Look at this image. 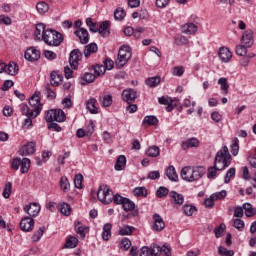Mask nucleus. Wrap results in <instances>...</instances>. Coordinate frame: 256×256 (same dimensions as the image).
Instances as JSON below:
<instances>
[{"label": "nucleus", "mask_w": 256, "mask_h": 256, "mask_svg": "<svg viewBox=\"0 0 256 256\" xmlns=\"http://www.w3.org/2000/svg\"><path fill=\"white\" fill-rule=\"evenodd\" d=\"M134 229L133 226H123L119 229V235H132Z\"/></svg>", "instance_id": "864d4df0"}, {"label": "nucleus", "mask_w": 256, "mask_h": 256, "mask_svg": "<svg viewBox=\"0 0 256 256\" xmlns=\"http://www.w3.org/2000/svg\"><path fill=\"white\" fill-rule=\"evenodd\" d=\"M45 233V227H40L38 231H36L32 236V241L34 243H37L43 237V234Z\"/></svg>", "instance_id": "603ef678"}, {"label": "nucleus", "mask_w": 256, "mask_h": 256, "mask_svg": "<svg viewBox=\"0 0 256 256\" xmlns=\"http://www.w3.org/2000/svg\"><path fill=\"white\" fill-rule=\"evenodd\" d=\"M125 165H127V158L125 155H120L117 158L116 164H115V170L116 171H123L125 169Z\"/></svg>", "instance_id": "c756f323"}, {"label": "nucleus", "mask_w": 256, "mask_h": 256, "mask_svg": "<svg viewBox=\"0 0 256 256\" xmlns=\"http://www.w3.org/2000/svg\"><path fill=\"white\" fill-rule=\"evenodd\" d=\"M24 211L30 217H37V215H39V212L41 211V206L38 203L33 202L24 206Z\"/></svg>", "instance_id": "f8f14e48"}, {"label": "nucleus", "mask_w": 256, "mask_h": 256, "mask_svg": "<svg viewBox=\"0 0 256 256\" xmlns=\"http://www.w3.org/2000/svg\"><path fill=\"white\" fill-rule=\"evenodd\" d=\"M109 21H104L100 23L98 27V32L101 34L102 37H109L111 32L109 31Z\"/></svg>", "instance_id": "a878e982"}, {"label": "nucleus", "mask_w": 256, "mask_h": 256, "mask_svg": "<svg viewBox=\"0 0 256 256\" xmlns=\"http://www.w3.org/2000/svg\"><path fill=\"white\" fill-rule=\"evenodd\" d=\"M214 165L218 167V171H223L231 165V154H229V148L223 146V148L216 153L214 158Z\"/></svg>", "instance_id": "20e7f679"}, {"label": "nucleus", "mask_w": 256, "mask_h": 256, "mask_svg": "<svg viewBox=\"0 0 256 256\" xmlns=\"http://www.w3.org/2000/svg\"><path fill=\"white\" fill-rule=\"evenodd\" d=\"M189 44V39L187 37L178 35L175 37V45H178L179 47L183 45H188Z\"/></svg>", "instance_id": "09e8293b"}, {"label": "nucleus", "mask_w": 256, "mask_h": 256, "mask_svg": "<svg viewBox=\"0 0 256 256\" xmlns=\"http://www.w3.org/2000/svg\"><path fill=\"white\" fill-rule=\"evenodd\" d=\"M231 153L232 155H234V157H237V155H239V139L238 138H234L232 140Z\"/></svg>", "instance_id": "a18cd8bd"}, {"label": "nucleus", "mask_w": 256, "mask_h": 256, "mask_svg": "<svg viewBox=\"0 0 256 256\" xmlns=\"http://www.w3.org/2000/svg\"><path fill=\"white\" fill-rule=\"evenodd\" d=\"M242 45H245V47H253V44L255 43V39L253 38V30H246L241 38Z\"/></svg>", "instance_id": "ddd939ff"}, {"label": "nucleus", "mask_w": 256, "mask_h": 256, "mask_svg": "<svg viewBox=\"0 0 256 256\" xmlns=\"http://www.w3.org/2000/svg\"><path fill=\"white\" fill-rule=\"evenodd\" d=\"M96 78H97V76H95V74L90 73V72H86L82 76V80H83L82 85H86L87 83H93Z\"/></svg>", "instance_id": "58836bf2"}, {"label": "nucleus", "mask_w": 256, "mask_h": 256, "mask_svg": "<svg viewBox=\"0 0 256 256\" xmlns=\"http://www.w3.org/2000/svg\"><path fill=\"white\" fill-rule=\"evenodd\" d=\"M233 227L237 229L238 231H243L245 229V222L241 220L240 218L233 219Z\"/></svg>", "instance_id": "8fccbe9b"}, {"label": "nucleus", "mask_w": 256, "mask_h": 256, "mask_svg": "<svg viewBox=\"0 0 256 256\" xmlns=\"http://www.w3.org/2000/svg\"><path fill=\"white\" fill-rule=\"evenodd\" d=\"M140 256H171V248L167 246H159L157 244L143 246L141 248Z\"/></svg>", "instance_id": "7ed1b4c3"}, {"label": "nucleus", "mask_w": 256, "mask_h": 256, "mask_svg": "<svg viewBox=\"0 0 256 256\" xmlns=\"http://www.w3.org/2000/svg\"><path fill=\"white\" fill-rule=\"evenodd\" d=\"M227 197V191L222 190L220 192H216L214 194H212V199H225Z\"/></svg>", "instance_id": "774afa93"}, {"label": "nucleus", "mask_w": 256, "mask_h": 256, "mask_svg": "<svg viewBox=\"0 0 256 256\" xmlns=\"http://www.w3.org/2000/svg\"><path fill=\"white\" fill-rule=\"evenodd\" d=\"M159 123V119H157V116H145L143 120V125H157Z\"/></svg>", "instance_id": "37998d69"}, {"label": "nucleus", "mask_w": 256, "mask_h": 256, "mask_svg": "<svg viewBox=\"0 0 256 256\" xmlns=\"http://www.w3.org/2000/svg\"><path fill=\"white\" fill-rule=\"evenodd\" d=\"M133 193L135 197H147V189L145 187H137Z\"/></svg>", "instance_id": "5fc2aeb1"}, {"label": "nucleus", "mask_w": 256, "mask_h": 256, "mask_svg": "<svg viewBox=\"0 0 256 256\" xmlns=\"http://www.w3.org/2000/svg\"><path fill=\"white\" fill-rule=\"evenodd\" d=\"M101 103L102 107H111V105H113V96H111L110 94L104 95Z\"/></svg>", "instance_id": "de8ad7c7"}, {"label": "nucleus", "mask_w": 256, "mask_h": 256, "mask_svg": "<svg viewBox=\"0 0 256 256\" xmlns=\"http://www.w3.org/2000/svg\"><path fill=\"white\" fill-rule=\"evenodd\" d=\"M231 57H233V54L227 47H221L219 50V58L222 63H229L231 61Z\"/></svg>", "instance_id": "6ab92c4d"}, {"label": "nucleus", "mask_w": 256, "mask_h": 256, "mask_svg": "<svg viewBox=\"0 0 256 256\" xmlns=\"http://www.w3.org/2000/svg\"><path fill=\"white\" fill-rule=\"evenodd\" d=\"M156 195H157V197H160V198L167 197V195H169V189H167V187H165V186H161L156 191Z\"/></svg>", "instance_id": "0e129e2a"}, {"label": "nucleus", "mask_w": 256, "mask_h": 256, "mask_svg": "<svg viewBox=\"0 0 256 256\" xmlns=\"http://www.w3.org/2000/svg\"><path fill=\"white\" fill-rule=\"evenodd\" d=\"M36 151L35 142H28L26 145L22 146L19 150L22 157H27V155H33Z\"/></svg>", "instance_id": "2eb2a0df"}, {"label": "nucleus", "mask_w": 256, "mask_h": 256, "mask_svg": "<svg viewBox=\"0 0 256 256\" xmlns=\"http://www.w3.org/2000/svg\"><path fill=\"white\" fill-rule=\"evenodd\" d=\"M146 85H148V87H157V85H159V83H161V77L159 76H154L151 78H148L145 81Z\"/></svg>", "instance_id": "a19ab883"}, {"label": "nucleus", "mask_w": 256, "mask_h": 256, "mask_svg": "<svg viewBox=\"0 0 256 256\" xmlns=\"http://www.w3.org/2000/svg\"><path fill=\"white\" fill-rule=\"evenodd\" d=\"M74 229H75L76 233L78 235H80V237L82 239H85V235H86L87 231H89V228L83 226V224L81 222H79V221H76L74 223Z\"/></svg>", "instance_id": "5701e85b"}, {"label": "nucleus", "mask_w": 256, "mask_h": 256, "mask_svg": "<svg viewBox=\"0 0 256 256\" xmlns=\"http://www.w3.org/2000/svg\"><path fill=\"white\" fill-rule=\"evenodd\" d=\"M20 110L22 115H25L27 119H25L24 125L26 127H33V119H36L37 117H32L33 112H31V108L27 104H22L20 106Z\"/></svg>", "instance_id": "1a4fd4ad"}, {"label": "nucleus", "mask_w": 256, "mask_h": 256, "mask_svg": "<svg viewBox=\"0 0 256 256\" xmlns=\"http://www.w3.org/2000/svg\"><path fill=\"white\" fill-rule=\"evenodd\" d=\"M74 185L76 189H83V176L81 174L74 177Z\"/></svg>", "instance_id": "052dcab7"}, {"label": "nucleus", "mask_w": 256, "mask_h": 256, "mask_svg": "<svg viewBox=\"0 0 256 256\" xmlns=\"http://www.w3.org/2000/svg\"><path fill=\"white\" fill-rule=\"evenodd\" d=\"M60 188L64 193H68L71 189V184L69 183V178L67 176H62L60 179Z\"/></svg>", "instance_id": "72a5a7b5"}, {"label": "nucleus", "mask_w": 256, "mask_h": 256, "mask_svg": "<svg viewBox=\"0 0 256 256\" xmlns=\"http://www.w3.org/2000/svg\"><path fill=\"white\" fill-rule=\"evenodd\" d=\"M242 209H244L246 217H253V215L256 214V209L253 208V205H251V203L243 204Z\"/></svg>", "instance_id": "c9c22d12"}, {"label": "nucleus", "mask_w": 256, "mask_h": 256, "mask_svg": "<svg viewBox=\"0 0 256 256\" xmlns=\"http://www.w3.org/2000/svg\"><path fill=\"white\" fill-rule=\"evenodd\" d=\"M170 197L173 199L175 205H183V203H185V197L183 194H179L177 191H171Z\"/></svg>", "instance_id": "bb28decb"}, {"label": "nucleus", "mask_w": 256, "mask_h": 256, "mask_svg": "<svg viewBox=\"0 0 256 256\" xmlns=\"http://www.w3.org/2000/svg\"><path fill=\"white\" fill-rule=\"evenodd\" d=\"M63 81V76L59 71H52L50 74V85L53 87H59Z\"/></svg>", "instance_id": "aec40b11"}, {"label": "nucleus", "mask_w": 256, "mask_h": 256, "mask_svg": "<svg viewBox=\"0 0 256 256\" xmlns=\"http://www.w3.org/2000/svg\"><path fill=\"white\" fill-rule=\"evenodd\" d=\"M166 176L170 181H174L177 183L179 181V176L177 175V171L174 166H169L166 170Z\"/></svg>", "instance_id": "cd10ccee"}, {"label": "nucleus", "mask_w": 256, "mask_h": 256, "mask_svg": "<svg viewBox=\"0 0 256 256\" xmlns=\"http://www.w3.org/2000/svg\"><path fill=\"white\" fill-rule=\"evenodd\" d=\"M199 146V139L197 138H189L182 142L181 149L186 151V149L198 147Z\"/></svg>", "instance_id": "4be33fe9"}, {"label": "nucleus", "mask_w": 256, "mask_h": 256, "mask_svg": "<svg viewBox=\"0 0 256 256\" xmlns=\"http://www.w3.org/2000/svg\"><path fill=\"white\" fill-rule=\"evenodd\" d=\"M50 47H59L63 43V34L54 29H48L44 33L43 40Z\"/></svg>", "instance_id": "39448f33"}, {"label": "nucleus", "mask_w": 256, "mask_h": 256, "mask_svg": "<svg viewBox=\"0 0 256 256\" xmlns=\"http://www.w3.org/2000/svg\"><path fill=\"white\" fill-rule=\"evenodd\" d=\"M131 248V240L129 238H123L120 244V249L127 251Z\"/></svg>", "instance_id": "69168bd1"}, {"label": "nucleus", "mask_w": 256, "mask_h": 256, "mask_svg": "<svg viewBox=\"0 0 256 256\" xmlns=\"http://www.w3.org/2000/svg\"><path fill=\"white\" fill-rule=\"evenodd\" d=\"M86 108L92 115H97L99 113V109L97 108V99L91 98L86 103Z\"/></svg>", "instance_id": "b1692460"}, {"label": "nucleus", "mask_w": 256, "mask_h": 256, "mask_svg": "<svg viewBox=\"0 0 256 256\" xmlns=\"http://www.w3.org/2000/svg\"><path fill=\"white\" fill-rule=\"evenodd\" d=\"M198 27L197 25L193 24V23H188V24H184L182 26V33H186L188 35H195V33H197L198 31Z\"/></svg>", "instance_id": "393cba45"}, {"label": "nucleus", "mask_w": 256, "mask_h": 256, "mask_svg": "<svg viewBox=\"0 0 256 256\" xmlns=\"http://www.w3.org/2000/svg\"><path fill=\"white\" fill-rule=\"evenodd\" d=\"M36 9L40 15H45L49 11V4L47 2H38L36 4Z\"/></svg>", "instance_id": "4c0bfd02"}, {"label": "nucleus", "mask_w": 256, "mask_h": 256, "mask_svg": "<svg viewBox=\"0 0 256 256\" xmlns=\"http://www.w3.org/2000/svg\"><path fill=\"white\" fill-rule=\"evenodd\" d=\"M236 55L245 57V55H247V46H245V44L236 46Z\"/></svg>", "instance_id": "13d9d810"}, {"label": "nucleus", "mask_w": 256, "mask_h": 256, "mask_svg": "<svg viewBox=\"0 0 256 256\" xmlns=\"http://www.w3.org/2000/svg\"><path fill=\"white\" fill-rule=\"evenodd\" d=\"M93 53H97V44L90 43L86 45L84 49V57L89 58Z\"/></svg>", "instance_id": "7c9ffc66"}, {"label": "nucleus", "mask_w": 256, "mask_h": 256, "mask_svg": "<svg viewBox=\"0 0 256 256\" xmlns=\"http://www.w3.org/2000/svg\"><path fill=\"white\" fill-rule=\"evenodd\" d=\"M207 171L203 166H185L181 170V178L183 181H187L188 183H193L195 181H199L203 179Z\"/></svg>", "instance_id": "f03ea898"}, {"label": "nucleus", "mask_w": 256, "mask_h": 256, "mask_svg": "<svg viewBox=\"0 0 256 256\" xmlns=\"http://www.w3.org/2000/svg\"><path fill=\"white\" fill-rule=\"evenodd\" d=\"M111 223H106L103 226V233H102V239L104 241H109L111 239V229H112Z\"/></svg>", "instance_id": "473e14b6"}, {"label": "nucleus", "mask_w": 256, "mask_h": 256, "mask_svg": "<svg viewBox=\"0 0 256 256\" xmlns=\"http://www.w3.org/2000/svg\"><path fill=\"white\" fill-rule=\"evenodd\" d=\"M235 173H236L235 168H230L226 172V175H225V178H224V183H230L231 179H233V177H235Z\"/></svg>", "instance_id": "bf43d9fd"}, {"label": "nucleus", "mask_w": 256, "mask_h": 256, "mask_svg": "<svg viewBox=\"0 0 256 256\" xmlns=\"http://www.w3.org/2000/svg\"><path fill=\"white\" fill-rule=\"evenodd\" d=\"M218 253H219V255H222V256H233V255H235V252L233 250H227V248H225L223 246H220L218 248Z\"/></svg>", "instance_id": "680f3d73"}, {"label": "nucleus", "mask_w": 256, "mask_h": 256, "mask_svg": "<svg viewBox=\"0 0 256 256\" xmlns=\"http://www.w3.org/2000/svg\"><path fill=\"white\" fill-rule=\"evenodd\" d=\"M147 155L149 157H159V155H160L159 146L154 145V146H151L150 148H148Z\"/></svg>", "instance_id": "49530a36"}, {"label": "nucleus", "mask_w": 256, "mask_h": 256, "mask_svg": "<svg viewBox=\"0 0 256 256\" xmlns=\"http://www.w3.org/2000/svg\"><path fill=\"white\" fill-rule=\"evenodd\" d=\"M217 171H219V166H216L214 164V166L210 167L208 169V174H207V177L209 179H215L217 177Z\"/></svg>", "instance_id": "6e6d98bb"}, {"label": "nucleus", "mask_w": 256, "mask_h": 256, "mask_svg": "<svg viewBox=\"0 0 256 256\" xmlns=\"http://www.w3.org/2000/svg\"><path fill=\"white\" fill-rule=\"evenodd\" d=\"M11 189H13V184H11V182H7L2 194L4 199H9V197H11Z\"/></svg>", "instance_id": "4d7b16f0"}, {"label": "nucleus", "mask_w": 256, "mask_h": 256, "mask_svg": "<svg viewBox=\"0 0 256 256\" xmlns=\"http://www.w3.org/2000/svg\"><path fill=\"white\" fill-rule=\"evenodd\" d=\"M35 220L31 217H25L20 221V229L22 231L30 232L33 231Z\"/></svg>", "instance_id": "dca6fc26"}, {"label": "nucleus", "mask_w": 256, "mask_h": 256, "mask_svg": "<svg viewBox=\"0 0 256 256\" xmlns=\"http://www.w3.org/2000/svg\"><path fill=\"white\" fill-rule=\"evenodd\" d=\"M92 69L94 71V75L96 77H101V75H105V66L104 65H99V64H96L94 66H92Z\"/></svg>", "instance_id": "79ce46f5"}, {"label": "nucleus", "mask_w": 256, "mask_h": 256, "mask_svg": "<svg viewBox=\"0 0 256 256\" xmlns=\"http://www.w3.org/2000/svg\"><path fill=\"white\" fill-rule=\"evenodd\" d=\"M5 73L12 76L17 75V73H19V66H17V63L15 62H10L6 65Z\"/></svg>", "instance_id": "c85d7f7f"}, {"label": "nucleus", "mask_w": 256, "mask_h": 256, "mask_svg": "<svg viewBox=\"0 0 256 256\" xmlns=\"http://www.w3.org/2000/svg\"><path fill=\"white\" fill-rule=\"evenodd\" d=\"M183 211L187 215V217H191V215H193V212L197 211V208L192 205L186 204L183 206Z\"/></svg>", "instance_id": "e2e57ef3"}, {"label": "nucleus", "mask_w": 256, "mask_h": 256, "mask_svg": "<svg viewBox=\"0 0 256 256\" xmlns=\"http://www.w3.org/2000/svg\"><path fill=\"white\" fill-rule=\"evenodd\" d=\"M218 85H220V89L223 93V95H227L229 93V82L227 81V78L222 77L218 80Z\"/></svg>", "instance_id": "2f4dec72"}, {"label": "nucleus", "mask_w": 256, "mask_h": 256, "mask_svg": "<svg viewBox=\"0 0 256 256\" xmlns=\"http://www.w3.org/2000/svg\"><path fill=\"white\" fill-rule=\"evenodd\" d=\"M97 198L104 205H109V203H111L112 201L115 203V205H121L122 209L126 213L132 211L133 217H137V215H139V209L135 205V202L127 197L121 196V194L113 195V191H111V188H109V186L105 184L100 185L97 192Z\"/></svg>", "instance_id": "f257e3e1"}, {"label": "nucleus", "mask_w": 256, "mask_h": 256, "mask_svg": "<svg viewBox=\"0 0 256 256\" xmlns=\"http://www.w3.org/2000/svg\"><path fill=\"white\" fill-rule=\"evenodd\" d=\"M74 33L79 38L82 45H87V43H89V32L87 29L78 28Z\"/></svg>", "instance_id": "f3484780"}, {"label": "nucleus", "mask_w": 256, "mask_h": 256, "mask_svg": "<svg viewBox=\"0 0 256 256\" xmlns=\"http://www.w3.org/2000/svg\"><path fill=\"white\" fill-rule=\"evenodd\" d=\"M81 59H83V54L80 49H74L70 52L69 63L72 68L77 69Z\"/></svg>", "instance_id": "9d476101"}, {"label": "nucleus", "mask_w": 256, "mask_h": 256, "mask_svg": "<svg viewBox=\"0 0 256 256\" xmlns=\"http://www.w3.org/2000/svg\"><path fill=\"white\" fill-rule=\"evenodd\" d=\"M24 57L27 61H39L41 57V52L32 47L25 51Z\"/></svg>", "instance_id": "4468645a"}, {"label": "nucleus", "mask_w": 256, "mask_h": 256, "mask_svg": "<svg viewBox=\"0 0 256 256\" xmlns=\"http://www.w3.org/2000/svg\"><path fill=\"white\" fill-rule=\"evenodd\" d=\"M135 99H137V91L131 88L123 90L122 100L125 101V103L131 105V103H135Z\"/></svg>", "instance_id": "9b49d317"}, {"label": "nucleus", "mask_w": 256, "mask_h": 256, "mask_svg": "<svg viewBox=\"0 0 256 256\" xmlns=\"http://www.w3.org/2000/svg\"><path fill=\"white\" fill-rule=\"evenodd\" d=\"M126 15L127 14L125 13V10H123V8H116L114 11V18L116 21H123Z\"/></svg>", "instance_id": "c03bdc74"}, {"label": "nucleus", "mask_w": 256, "mask_h": 256, "mask_svg": "<svg viewBox=\"0 0 256 256\" xmlns=\"http://www.w3.org/2000/svg\"><path fill=\"white\" fill-rule=\"evenodd\" d=\"M19 167H21V158H14L11 161V169L14 171H19Z\"/></svg>", "instance_id": "338daca9"}, {"label": "nucleus", "mask_w": 256, "mask_h": 256, "mask_svg": "<svg viewBox=\"0 0 256 256\" xmlns=\"http://www.w3.org/2000/svg\"><path fill=\"white\" fill-rule=\"evenodd\" d=\"M21 173H29V169H31V160L29 158H23L20 162Z\"/></svg>", "instance_id": "f704fd0d"}, {"label": "nucleus", "mask_w": 256, "mask_h": 256, "mask_svg": "<svg viewBox=\"0 0 256 256\" xmlns=\"http://www.w3.org/2000/svg\"><path fill=\"white\" fill-rule=\"evenodd\" d=\"M71 211V205H69V203L63 202L62 204H60V213H62V215H65V217H69V215H71Z\"/></svg>", "instance_id": "ea45409f"}, {"label": "nucleus", "mask_w": 256, "mask_h": 256, "mask_svg": "<svg viewBox=\"0 0 256 256\" xmlns=\"http://www.w3.org/2000/svg\"><path fill=\"white\" fill-rule=\"evenodd\" d=\"M131 47L123 45L118 51V58L115 61V65L118 69L125 67L129 63V59L132 57Z\"/></svg>", "instance_id": "423d86ee"}, {"label": "nucleus", "mask_w": 256, "mask_h": 256, "mask_svg": "<svg viewBox=\"0 0 256 256\" xmlns=\"http://www.w3.org/2000/svg\"><path fill=\"white\" fill-rule=\"evenodd\" d=\"M153 221L154 231H163L165 229V221H163V217H161V215L155 213L153 215Z\"/></svg>", "instance_id": "a211bd4d"}, {"label": "nucleus", "mask_w": 256, "mask_h": 256, "mask_svg": "<svg viewBox=\"0 0 256 256\" xmlns=\"http://www.w3.org/2000/svg\"><path fill=\"white\" fill-rule=\"evenodd\" d=\"M67 119L65 112L61 109H50L45 113V121L46 123H63Z\"/></svg>", "instance_id": "0eeeda50"}, {"label": "nucleus", "mask_w": 256, "mask_h": 256, "mask_svg": "<svg viewBox=\"0 0 256 256\" xmlns=\"http://www.w3.org/2000/svg\"><path fill=\"white\" fill-rule=\"evenodd\" d=\"M86 25L89 27L92 33H97V31H99V26L97 25V23H93V19L91 18L86 19Z\"/></svg>", "instance_id": "3c124183"}, {"label": "nucleus", "mask_w": 256, "mask_h": 256, "mask_svg": "<svg viewBox=\"0 0 256 256\" xmlns=\"http://www.w3.org/2000/svg\"><path fill=\"white\" fill-rule=\"evenodd\" d=\"M79 243V240L77 237L70 236L65 243L66 249H75L77 247V244Z\"/></svg>", "instance_id": "e433bc0d"}, {"label": "nucleus", "mask_w": 256, "mask_h": 256, "mask_svg": "<svg viewBox=\"0 0 256 256\" xmlns=\"http://www.w3.org/2000/svg\"><path fill=\"white\" fill-rule=\"evenodd\" d=\"M45 24L44 23H39L36 24V30L34 32V37L35 39H37L38 41H43V39L45 38Z\"/></svg>", "instance_id": "412c9836"}, {"label": "nucleus", "mask_w": 256, "mask_h": 256, "mask_svg": "<svg viewBox=\"0 0 256 256\" xmlns=\"http://www.w3.org/2000/svg\"><path fill=\"white\" fill-rule=\"evenodd\" d=\"M30 112L31 117H39L41 111H43V104L41 103V98H39V94L35 92V94L29 99Z\"/></svg>", "instance_id": "6e6552de"}]
</instances>
